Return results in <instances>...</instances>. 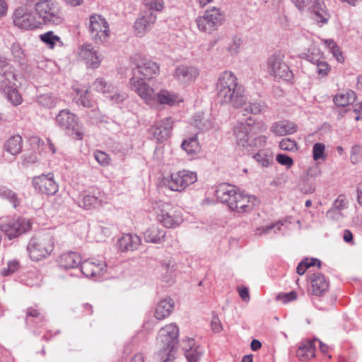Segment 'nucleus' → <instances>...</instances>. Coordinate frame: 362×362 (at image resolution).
<instances>
[{"mask_svg":"<svg viewBox=\"0 0 362 362\" xmlns=\"http://www.w3.org/2000/svg\"><path fill=\"white\" fill-rule=\"evenodd\" d=\"M143 4L148 11L160 12L164 8L163 0H143Z\"/></svg>","mask_w":362,"mask_h":362,"instance_id":"a18cd8bd","label":"nucleus"},{"mask_svg":"<svg viewBox=\"0 0 362 362\" xmlns=\"http://www.w3.org/2000/svg\"><path fill=\"white\" fill-rule=\"evenodd\" d=\"M46 44L47 47L49 49H54L57 45H59V47H62L63 45L60 37L58 35H54L52 31H47Z\"/></svg>","mask_w":362,"mask_h":362,"instance_id":"49530a36","label":"nucleus"},{"mask_svg":"<svg viewBox=\"0 0 362 362\" xmlns=\"http://www.w3.org/2000/svg\"><path fill=\"white\" fill-rule=\"evenodd\" d=\"M199 75V71L194 66L185 65L178 66L175 71L174 76L181 83L187 84L193 81Z\"/></svg>","mask_w":362,"mask_h":362,"instance_id":"aec40b11","label":"nucleus"},{"mask_svg":"<svg viewBox=\"0 0 362 362\" xmlns=\"http://www.w3.org/2000/svg\"><path fill=\"white\" fill-rule=\"evenodd\" d=\"M32 183L35 192L43 194L44 188H45V175L41 174L34 177Z\"/></svg>","mask_w":362,"mask_h":362,"instance_id":"8fccbe9b","label":"nucleus"},{"mask_svg":"<svg viewBox=\"0 0 362 362\" xmlns=\"http://www.w3.org/2000/svg\"><path fill=\"white\" fill-rule=\"evenodd\" d=\"M159 72V66L150 59H144L141 64H138L132 69V76L142 75L144 79H151Z\"/></svg>","mask_w":362,"mask_h":362,"instance_id":"f3484780","label":"nucleus"},{"mask_svg":"<svg viewBox=\"0 0 362 362\" xmlns=\"http://www.w3.org/2000/svg\"><path fill=\"white\" fill-rule=\"evenodd\" d=\"M173 308V300L170 298H164L158 303L156 309L155 317L158 320H163L171 314Z\"/></svg>","mask_w":362,"mask_h":362,"instance_id":"7c9ffc66","label":"nucleus"},{"mask_svg":"<svg viewBox=\"0 0 362 362\" xmlns=\"http://www.w3.org/2000/svg\"><path fill=\"white\" fill-rule=\"evenodd\" d=\"M19 267V262L16 260L10 261L8 262L7 268L1 271L3 276H8L15 272Z\"/></svg>","mask_w":362,"mask_h":362,"instance_id":"0e129e2a","label":"nucleus"},{"mask_svg":"<svg viewBox=\"0 0 362 362\" xmlns=\"http://www.w3.org/2000/svg\"><path fill=\"white\" fill-rule=\"evenodd\" d=\"M0 92L6 95L10 90L16 86L17 75L14 69L5 58L0 57Z\"/></svg>","mask_w":362,"mask_h":362,"instance_id":"1a4fd4ad","label":"nucleus"},{"mask_svg":"<svg viewBox=\"0 0 362 362\" xmlns=\"http://www.w3.org/2000/svg\"><path fill=\"white\" fill-rule=\"evenodd\" d=\"M93 88L103 93L110 94L115 90L116 87L110 81H106L103 78H98L93 82Z\"/></svg>","mask_w":362,"mask_h":362,"instance_id":"ea45409f","label":"nucleus"},{"mask_svg":"<svg viewBox=\"0 0 362 362\" xmlns=\"http://www.w3.org/2000/svg\"><path fill=\"white\" fill-rule=\"evenodd\" d=\"M75 91L77 95L74 98V100L77 104L89 108L95 107V103L90 98V93L88 89L76 88Z\"/></svg>","mask_w":362,"mask_h":362,"instance_id":"473e14b6","label":"nucleus"},{"mask_svg":"<svg viewBox=\"0 0 362 362\" xmlns=\"http://www.w3.org/2000/svg\"><path fill=\"white\" fill-rule=\"evenodd\" d=\"M58 185L54 180L53 173H47V195H53L58 191Z\"/></svg>","mask_w":362,"mask_h":362,"instance_id":"3c124183","label":"nucleus"},{"mask_svg":"<svg viewBox=\"0 0 362 362\" xmlns=\"http://www.w3.org/2000/svg\"><path fill=\"white\" fill-rule=\"evenodd\" d=\"M181 178L180 187L182 191L185 189L187 186L194 183L197 180V173L194 172L183 170H180Z\"/></svg>","mask_w":362,"mask_h":362,"instance_id":"a19ab883","label":"nucleus"},{"mask_svg":"<svg viewBox=\"0 0 362 362\" xmlns=\"http://www.w3.org/2000/svg\"><path fill=\"white\" fill-rule=\"evenodd\" d=\"M257 204V199L255 196H249L242 192L232 211L238 214L249 213L254 209Z\"/></svg>","mask_w":362,"mask_h":362,"instance_id":"412c9836","label":"nucleus"},{"mask_svg":"<svg viewBox=\"0 0 362 362\" xmlns=\"http://www.w3.org/2000/svg\"><path fill=\"white\" fill-rule=\"evenodd\" d=\"M100 203L98 198L93 195H85L83 199L79 201L78 205L86 209H90L96 207Z\"/></svg>","mask_w":362,"mask_h":362,"instance_id":"37998d69","label":"nucleus"},{"mask_svg":"<svg viewBox=\"0 0 362 362\" xmlns=\"http://www.w3.org/2000/svg\"><path fill=\"white\" fill-rule=\"evenodd\" d=\"M13 21L16 26L21 29H35L40 28L42 21L37 20L25 6L18 7L13 14Z\"/></svg>","mask_w":362,"mask_h":362,"instance_id":"0eeeda50","label":"nucleus"},{"mask_svg":"<svg viewBox=\"0 0 362 362\" xmlns=\"http://www.w3.org/2000/svg\"><path fill=\"white\" fill-rule=\"evenodd\" d=\"M308 11L311 12L313 20L320 27L327 24L331 18V13L327 8L324 0L318 1Z\"/></svg>","mask_w":362,"mask_h":362,"instance_id":"dca6fc26","label":"nucleus"},{"mask_svg":"<svg viewBox=\"0 0 362 362\" xmlns=\"http://www.w3.org/2000/svg\"><path fill=\"white\" fill-rule=\"evenodd\" d=\"M56 122L66 133L76 140H82L84 132L76 115L68 109L60 110L56 116Z\"/></svg>","mask_w":362,"mask_h":362,"instance_id":"7ed1b4c3","label":"nucleus"},{"mask_svg":"<svg viewBox=\"0 0 362 362\" xmlns=\"http://www.w3.org/2000/svg\"><path fill=\"white\" fill-rule=\"evenodd\" d=\"M1 230L7 235L9 239L18 237L28 230L31 227L30 221L25 218H18L10 221L0 225Z\"/></svg>","mask_w":362,"mask_h":362,"instance_id":"ddd939ff","label":"nucleus"},{"mask_svg":"<svg viewBox=\"0 0 362 362\" xmlns=\"http://www.w3.org/2000/svg\"><path fill=\"white\" fill-rule=\"evenodd\" d=\"M177 100V96L170 94L168 91L163 90L158 93H156L155 100L158 101L160 104H166L173 105Z\"/></svg>","mask_w":362,"mask_h":362,"instance_id":"79ce46f5","label":"nucleus"},{"mask_svg":"<svg viewBox=\"0 0 362 362\" xmlns=\"http://www.w3.org/2000/svg\"><path fill=\"white\" fill-rule=\"evenodd\" d=\"M28 252L30 259L33 261L39 262L45 257V250L43 240H40L37 237H33L28 245Z\"/></svg>","mask_w":362,"mask_h":362,"instance_id":"393cba45","label":"nucleus"},{"mask_svg":"<svg viewBox=\"0 0 362 362\" xmlns=\"http://www.w3.org/2000/svg\"><path fill=\"white\" fill-rule=\"evenodd\" d=\"M9 90H10L4 95L7 100L13 105H18L21 104L22 102V98L16 90V86L13 89Z\"/></svg>","mask_w":362,"mask_h":362,"instance_id":"603ef678","label":"nucleus"},{"mask_svg":"<svg viewBox=\"0 0 362 362\" xmlns=\"http://www.w3.org/2000/svg\"><path fill=\"white\" fill-rule=\"evenodd\" d=\"M279 148L281 150L291 151L297 149V144L293 140L285 138L279 142Z\"/></svg>","mask_w":362,"mask_h":362,"instance_id":"052dcab7","label":"nucleus"},{"mask_svg":"<svg viewBox=\"0 0 362 362\" xmlns=\"http://www.w3.org/2000/svg\"><path fill=\"white\" fill-rule=\"evenodd\" d=\"M113 104L120 105L127 98V95L124 92L115 91L107 96Z\"/></svg>","mask_w":362,"mask_h":362,"instance_id":"5fc2aeb1","label":"nucleus"},{"mask_svg":"<svg viewBox=\"0 0 362 362\" xmlns=\"http://www.w3.org/2000/svg\"><path fill=\"white\" fill-rule=\"evenodd\" d=\"M156 214L158 221L168 228L177 227L183 221L181 212L167 202L157 203Z\"/></svg>","mask_w":362,"mask_h":362,"instance_id":"20e7f679","label":"nucleus"},{"mask_svg":"<svg viewBox=\"0 0 362 362\" xmlns=\"http://www.w3.org/2000/svg\"><path fill=\"white\" fill-rule=\"evenodd\" d=\"M297 130V125L287 120L274 122L271 127V131L276 136L291 134L296 132Z\"/></svg>","mask_w":362,"mask_h":362,"instance_id":"cd10ccee","label":"nucleus"},{"mask_svg":"<svg viewBox=\"0 0 362 362\" xmlns=\"http://www.w3.org/2000/svg\"><path fill=\"white\" fill-rule=\"evenodd\" d=\"M81 256L76 252L70 251L62 254L58 259V264L64 269H78L81 263Z\"/></svg>","mask_w":362,"mask_h":362,"instance_id":"4be33fe9","label":"nucleus"},{"mask_svg":"<svg viewBox=\"0 0 362 362\" xmlns=\"http://www.w3.org/2000/svg\"><path fill=\"white\" fill-rule=\"evenodd\" d=\"M181 147L191 157H194L200 151V146L195 136L184 140Z\"/></svg>","mask_w":362,"mask_h":362,"instance_id":"4c0bfd02","label":"nucleus"},{"mask_svg":"<svg viewBox=\"0 0 362 362\" xmlns=\"http://www.w3.org/2000/svg\"><path fill=\"white\" fill-rule=\"evenodd\" d=\"M5 150L13 156L18 154L22 149V138L20 135L11 136L4 144Z\"/></svg>","mask_w":362,"mask_h":362,"instance_id":"f704fd0d","label":"nucleus"},{"mask_svg":"<svg viewBox=\"0 0 362 362\" xmlns=\"http://www.w3.org/2000/svg\"><path fill=\"white\" fill-rule=\"evenodd\" d=\"M179 328L176 325L170 324L161 328L157 337L158 343L175 346L178 343Z\"/></svg>","mask_w":362,"mask_h":362,"instance_id":"2eb2a0df","label":"nucleus"},{"mask_svg":"<svg viewBox=\"0 0 362 362\" xmlns=\"http://www.w3.org/2000/svg\"><path fill=\"white\" fill-rule=\"evenodd\" d=\"M94 157L97 162L101 165H107L110 160L109 155L102 151H96L94 153Z\"/></svg>","mask_w":362,"mask_h":362,"instance_id":"680f3d73","label":"nucleus"},{"mask_svg":"<svg viewBox=\"0 0 362 362\" xmlns=\"http://www.w3.org/2000/svg\"><path fill=\"white\" fill-rule=\"evenodd\" d=\"M174 121L172 117H165L155 122L148 129L151 139H155L158 143H162L167 140L171 134Z\"/></svg>","mask_w":362,"mask_h":362,"instance_id":"9b49d317","label":"nucleus"},{"mask_svg":"<svg viewBox=\"0 0 362 362\" xmlns=\"http://www.w3.org/2000/svg\"><path fill=\"white\" fill-rule=\"evenodd\" d=\"M297 298V293L296 291H290L288 293H279L276 298L279 300H281L284 303H286L291 302Z\"/></svg>","mask_w":362,"mask_h":362,"instance_id":"69168bd1","label":"nucleus"},{"mask_svg":"<svg viewBox=\"0 0 362 362\" xmlns=\"http://www.w3.org/2000/svg\"><path fill=\"white\" fill-rule=\"evenodd\" d=\"M255 160L262 167H267L273 162L274 156L270 149H262L253 156Z\"/></svg>","mask_w":362,"mask_h":362,"instance_id":"58836bf2","label":"nucleus"},{"mask_svg":"<svg viewBox=\"0 0 362 362\" xmlns=\"http://www.w3.org/2000/svg\"><path fill=\"white\" fill-rule=\"evenodd\" d=\"M156 19L157 16L152 11H146L143 16L138 18L134 24V29L136 35L141 37L144 35L156 23Z\"/></svg>","mask_w":362,"mask_h":362,"instance_id":"a211bd4d","label":"nucleus"},{"mask_svg":"<svg viewBox=\"0 0 362 362\" xmlns=\"http://www.w3.org/2000/svg\"><path fill=\"white\" fill-rule=\"evenodd\" d=\"M325 42L337 62L340 63L343 62L344 57L342 55V52L340 51V49L336 42L332 40H327L325 41Z\"/></svg>","mask_w":362,"mask_h":362,"instance_id":"de8ad7c7","label":"nucleus"},{"mask_svg":"<svg viewBox=\"0 0 362 362\" xmlns=\"http://www.w3.org/2000/svg\"><path fill=\"white\" fill-rule=\"evenodd\" d=\"M78 273L76 274L79 277L85 276L87 278L100 277L107 269V264L105 262H90L88 259L81 261V263L78 267Z\"/></svg>","mask_w":362,"mask_h":362,"instance_id":"4468645a","label":"nucleus"},{"mask_svg":"<svg viewBox=\"0 0 362 362\" xmlns=\"http://www.w3.org/2000/svg\"><path fill=\"white\" fill-rule=\"evenodd\" d=\"M181 178L180 171L172 173L170 176L165 177L162 180V185L172 191L181 192L182 187Z\"/></svg>","mask_w":362,"mask_h":362,"instance_id":"72a5a7b5","label":"nucleus"},{"mask_svg":"<svg viewBox=\"0 0 362 362\" xmlns=\"http://www.w3.org/2000/svg\"><path fill=\"white\" fill-rule=\"evenodd\" d=\"M343 112L349 113L356 121L362 120V102L344 108Z\"/></svg>","mask_w":362,"mask_h":362,"instance_id":"c03bdc74","label":"nucleus"},{"mask_svg":"<svg viewBox=\"0 0 362 362\" xmlns=\"http://www.w3.org/2000/svg\"><path fill=\"white\" fill-rule=\"evenodd\" d=\"M224 21V16L219 8L213 7L204 11L202 16L196 19L198 29L204 33H211L218 29Z\"/></svg>","mask_w":362,"mask_h":362,"instance_id":"39448f33","label":"nucleus"},{"mask_svg":"<svg viewBox=\"0 0 362 362\" xmlns=\"http://www.w3.org/2000/svg\"><path fill=\"white\" fill-rule=\"evenodd\" d=\"M325 146L322 143H316L313 147V157L315 160L324 158Z\"/></svg>","mask_w":362,"mask_h":362,"instance_id":"13d9d810","label":"nucleus"},{"mask_svg":"<svg viewBox=\"0 0 362 362\" xmlns=\"http://www.w3.org/2000/svg\"><path fill=\"white\" fill-rule=\"evenodd\" d=\"M45 0H40L35 4V16H37V20L42 21V25L45 23Z\"/></svg>","mask_w":362,"mask_h":362,"instance_id":"864d4df0","label":"nucleus"},{"mask_svg":"<svg viewBox=\"0 0 362 362\" xmlns=\"http://www.w3.org/2000/svg\"><path fill=\"white\" fill-rule=\"evenodd\" d=\"M268 70L270 75L283 79L287 82H292L293 74L289 66L284 61V55L275 53L268 59Z\"/></svg>","mask_w":362,"mask_h":362,"instance_id":"423d86ee","label":"nucleus"},{"mask_svg":"<svg viewBox=\"0 0 362 362\" xmlns=\"http://www.w3.org/2000/svg\"><path fill=\"white\" fill-rule=\"evenodd\" d=\"M89 32L92 39L96 43L103 42L109 35V25L107 21L100 15H91L89 22Z\"/></svg>","mask_w":362,"mask_h":362,"instance_id":"6e6552de","label":"nucleus"},{"mask_svg":"<svg viewBox=\"0 0 362 362\" xmlns=\"http://www.w3.org/2000/svg\"><path fill=\"white\" fill-rule=\"evenodd\" d=\"M166 232L158 226L153 225L144 233L145 241L154 244H160L164 242Z\"/></svg>","mask_w":362,"mask_h":362,"instance_id":"bb28decb","label":"nucleus"},{"mask_svg":"<svg viewBox=\"0 0 362 362\" xmlns=\"http://www.w3.org/2000/svg\"><path fill=\"white\" fill-rule=\"evenodd\" d=\"M216 91L222 104H230L235 108H240L246 101L243 86L238 83L235 75L228 71L219 75L216 83Z\"/></svg>","mask_w":362,"mask_h":362,"instance_id":"f257e3e1","label":"nucleus"},{"mask_svg":"<svg viewBox=\"0 0 362 362\" xmlns=\"http://www.w3.org/2000/svg\"><path fill=\"white\" fill-rule=\"evenodd\" d=\"M47 11L49 16L60 13L59 6L52 0H47Z\"/></svg>","mask_w":362,"mask_h":362,"instance_id":"774afa93","label":"nucleus"},{"mask_svg":"<svg viewBox=\"0 0 362 362\" xmlns=\"http://www.w3.org/2000/svg\"><path fill=\"white\" fill-rule=\"evenodd\" d=\"M11 50L15 60L22 64V61L24 59L25 55L20 45L13 43L11 46Z\"/></svg>","mask_w":362,"mask_h":362,"instance_id":"bf43d9fd","label":"nucleus"},{"mask_svg":"<svg viewBox=\"0 0 362 362\" xmlns=\"http://www.w3.org/2000/svg\"><path fill=\"white\" fill-rule=\"evenodd\" d=\"M362 158V148L359 145H354L351 148L350 160L354 164L358 163Z\"/></svg>","mask_w":362,"mask_h":362,"instance_id":"4d7b16f0","label":"nucleus"},{"mask_svg":"<svg viewBox=\"0 0 362 362\" xmlns=\"http://www.w3.org/2000/svg\"><path fill=\"white\" fill-rule=\"evenodd\" d=\"M241 45V40L238 36H234L232 38L231 43L228 46V51L231 54H235L239 52Z\"/></svg>","mask_w":362,"mask_h":362,"instance_id":"338daca9","label":"nucleus"},{"mask_svg":"<svg viewBox=\"0 0 362 362\" xmlns=\"http://www.w3.org/2000/svg\"><path fill=\"white\" fill-rule=\"evenodd\" d=\"M316 340L304 341L296 350V356L299 360L305 361L315 357Z\"/></svg>","mask_w":362,"mask_h":362,"instance_id":"c85d7f7f","label":"nucleus"},{"mask_svg":"<svg viewBox=\"0 0 362 362\" xmlns=\"http://www.w3.org/2000/svg\"><path fill=\"white\" fill-rule=\"evenodd\" d=\"M141 244L140 237L135 234H124L117 241V246L122 252L137 250Z\"/></svg>","mask_w":362,"mask_h":362,"instance_id":"5701e85b","label":"nucleus"},{"mask_svg":"<svg viewBox=\"0 0 362 362\" xmlns=\"http://www.w3.org/2000/svg\"><path fill=\"white\" fill-rule=\"evenodd\" d=\"M241 192L234 185L222 183L216 190V197L221 202L226 204L230 211H233Z\"/></svg>","mask_w":362,"mask_h":362,"instance_id":"9d476101","label":"nucleus"},{"mask_svg":"<svg viewBox=\"0 0 362 362\" xmlns=\"http://www.w3.org/2000/svg\"><path fill=\"white\" fill-rule=\"evenodd\" d=\"M300 57L314 64L323 59V53L320 51L318 47L315 45H312L308 49L306 52L301 54Z\"/></svg>","mask_w":362,"mask_h":362,"instance_id":"e433bc0d","label":"nucleus"},{"mask_svg":"<svg viewBox=\"0 0 362 362\" xmlns=\"http://www.w3.org/2000/svg\"><path fill=\"white\" fill-rule=\"evenodd\" d=\"M309 279L311 282L313 293L314 295L320 296L327 290L329 283L323 274L320 273H313L310 276Z\"/></svg>","mask_w":362,"mask_h":362,"instance_id":"a878e982","label":"nucleus"},{"mask_svg":"<svg viewBox=\"0 0 362 362\" xmlns=\"http://www.w3.org/2000/svg\"><path fill=\"white\" fill-rule=\"evenodd\" d=\"M79 54L88 68L96 69L99 66L101 62L100 56L94 50L91 45H82Z\"/></svg>","mask_w":362,"mask_h":362,"instance_id":"6ab92c4d","label":"nucleus"},{"mask_svg":"<svg viewBox=\"0 0 362 362\" xmlns=\"http://www.w3.org/2000/svg\"><path fill=\"white\" fill-rule=\"evenodd\" d=\"M276 160L279 164L286 166V168H290L293 164V158L283 153L277 154Z\"/></svg>","mask_w":362,"mask_h":362,"instance_id":"e2e57ef3","label":"nucleus"},{"mask_svg":"<svg viewBox=\"0 0 362 362\" xmlns=\"http://www.w3.org/2000/svg\"><path fill=\"white\" fill-rule=\"evenodd\" d=\"M186 345L182 347L187 362H199L203 354V350L199 346H195V341L193 338H188Z\"/></svg>","mask_w":362,"mask_h":362,"instance_id":"b1692460","label":"nucleus"},{"mask_svg":"<svg viewBox=\"0 0 362 362\" xmlns=\"http://www.w3.org/2000/svg\"><path fill=\"white\" fill-rule=\"evenodd\" d=\"M315 64L316 65V72L322 77L327 76L331 70L330 66L323 59Z\"/></svg>","mask_w":362,"mask_h":362,"instance_id":"6e6d98bb","label":"nucleus"},{"mask_svg":"<svg viewBox=\"0 0 362 362\" xmlns=\"http://www.w3.org/2000/svg\"><path fill=\"white\" fill-rule=\"evenodd\" d=\"M160 350L156 354L158 361L160 362H170L175 358V346H168V344L158 343Z\"/></svg>","mask_w":362,"mask_h":362,"instance_id":"c9c22d12","label":"nucleus"},{"mask_svg":"<svg viewBox=\"0 0 362 362\" xmlns=\"http://www.w3.org/2000/svg\"><path fill=\"white\" fill-rule=\"evenodd\" d=\"M254 120L249 116L245 122H239L235 128L234 134L237 144L243 148L261 146L266 142V136H258L252 139Z\"/></svg>","mask_w":362,"mask_h":362,"instance_id":"f03ea898","label":"nucleus"},{"mask_svg":"<svg viewBox=\"0 0 362 362\" xmlns=\"http://www.w3.org/2000/svg\"><path fill=\"white\" fill-rule=\"evenodd\" d=\"M193 124L195 127L202 131L209 129L211 126V123L209 120L205 119L201 114H197L194 116Z\"/></svg>","mask_w":362,"mask_h":362,"instance_id":"09e8293b","label":"nucleus"},{"mask_svg":"<svg viewBox=\"0 0 362 362\" xmlns=\"http://www.w3.org/2000/svg\"><path fill=\"white\" fill-rule=\"evenodd\" d=\"M357 98L356 93L351 90L346 91L345 93L337 94L333 99L334 103L338 107H350L355 103Z\"/></svg>","mask_w":362,"mask_h":362,"instance_id":"2f4dec72","label":"nucleus"},{"mask_svg":"<svg viewBox=\"0 0 362 362\" xmlns=\"http://www.w3.org/2000/svg\"><path fill=\"white\" fill-rule=\"evenodd\" d=\"M245 107L240 110L238 115L241 114L243 116H247L248 114H260L266 111L267 108V104L262 100H252L247 105L243 104Z\"/></svg>","mask_w":362,"mask_h":362,"instance_id":"c756f323","label":"nucleus"},{"mask_svg":"<svg viewBox=\"0 0 362 362\" xmlns=\"http://www.w3.org/2000/svg\"><path fill=\"white\" fill-rule=\"evenodd\" d=\"M130 86L132 90L137 93V94L145 100L148 104H151L155 101L156 92L141 76H132L130 78Z\"/></svg>","mask_w":362,"mask_h":362,"instance_id":"f8f14e48","label":"nucleus"}]
</instances>
